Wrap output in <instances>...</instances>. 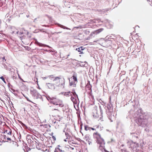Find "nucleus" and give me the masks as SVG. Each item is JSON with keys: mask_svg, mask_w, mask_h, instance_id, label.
<instances>
[{"mask_svg": "<svg viewBox=\"0 0 152 152\" xmlns=\"http://www.w3.org/2000/svg\"><path fill=\"white\" fill-rule=\"evenodd\" d=\"M56 105H59V107H62L64 106V104L61 101L59 100Z\"/></svg>", "mask_w": 152, "mask_h": 152, "instance_id": "6e6552de", "label": "nucleus"}, {"mask_svg": "<svg viewBox=\"0 0 152 152\" xmlns=\"http://www.w3.org/2000/svg\"><path fill=\"white\" fill-rule=\"evenodd\" d=\"M77 82V76L74 75L69 80V85L71 86L75 87Z\"/></svg>", "mask_w": 152, "mask_h": 152, "instance_id": "7ed1b4c3", "label": "nucleus"}, {"mask_svg": "<svg viewBox=\"0 0 152 152\" xmlns=\"http://www.w3.org/2000/svg\"><path fill=\"white\" fill-rule=\"evenodd\" d=\"M53 80L56 86L63 88H64L65 80L64 78L61 76L55 77Z\"/></svg>", "mask_w": 152, "mask_h": 152, "instance_id": "f257e3e1", "label": "nucleus"}, {"mask_svg": "<svg viewBox=\"0 0 152 152\" xmlns=\"http://www.w3.org/2000/svg\"><path fill=\"white\" fill-rule=\"evenodd\" d=\"M72 92H72L69 91L68 92H65L64 94V95L66 96H72L73 95Z\"/></svg>", "mask_w": 152, "mask_h": 152, "instance_id": "9d476101", "label": "nucleus"}, {"mask_svg": "<svg viewBox=\"0 0 152 152\" xmlns=\"http://www.w3.org/2000/svg\"><path fill=\"white\" fill-rule=\"evenodd\" d=\"M96 114L95 115H94V114H93V115L94 117H96L97 116H98V114L97 113V111H96Z\"/></svg>", "mask_w": 152, "mask_h": 152, "instance_id": "2eb2a0df", "label": "nucleus"}, {"mask_svg": "<svg viewBox=\"0 0 152 152\" xmlns=\"http://www.w3.org/2000/svg\"><path fill=\"white\" fill-rule=\"evenodd\" d=\"M55 152H56V151H55Z\"/></svg>", "mask_w": 152, "mask_h": 152, "instance_id": "7c9ffc66", "label": "nucleus"}, {"mask_svg": "<svg viewBox=\"0 0 152 152\" xmlns=\"http://www.w3.org/2000/svg\"><path fill=\"white\" fill-rule=\"evenodd\" d=\"M58 100L59 99L55 98L52 99L51 101V103L54 105H56Z\"/></svg>", "mask_w": 152, "mask_h": 152, "instance_id": "0eeeda50", "label": "nucleus"}, {"mask_svg": "<svg viewBox=\"0 0 152 152\" xmlns=\"http://www.w3.org/2000/svg\"><path fill=\"white\" fill-rule=\"evenodd\" d=\"M93 137L96 139L97 143L101 145H104L105 144L104 140L101 138V135L98 132H94L93 134Z\"/></svg>", "mask_w": 152, "mask_h": 152, "instance_id": "f03ea898", "label": "nucleus"}, {"mask_svg": "<svg viewBox=\"0 0 152 152\" xmlns=\"http://www.w3.org/2000/svg\"><path fill=\"white\" fill-rule=\"evenodd\" d=\"M84 128H85V129H86V126H84Z\"/></svg>", "mask_w": 152, "mask_h": 152, "instance_id": "5701e85b", "label": "nucleus"}, {"mask_svg": "<svg viewBox=\"0 0 152 152\" xmlns=\"http://www.w3.org/2000/svg\"><path fill=\"white\" fill-rule=\"evenodd\" d=\"M86 87H87L86 88H88V90H90V91H91V85H87V86H86Z\"/></svg>", "mask_w": 152, "mask_h": 152, "instance_id": "ddd939ff", "label": "nucleus"}, {"mask_svg": "<svg viewBox=\"0 0 152 152\" xmlns=\"http://www.w3.org/2000/svg\"><path fill=\"white\" fill-rule=\"evenodd\" d=\"M11 132H9V133H8V134H11Z\"/></svg>", "mask_w": 152, "mask_h": 152, "instance_id": "4be33fe9", "label": "nucleus"}, {"mask_svg": "<svg viewBox=\"0 0 152 152\" xmlns=\"http://www.w3.org/2000/svg\"><path fill=\"white\" fill-rule=\"evenodd\" d=\"M61 32H58V33H61Z\"/></svg>", "mask_w": 152, "mask_h": 152, "instance_id": "a878e982", "label": "nucleus"}, {"mask_svg": "<svg viewBox=\"0 0 152 152\" xmlns=\"http://www.w3.org/2000/svg\"><path fill=\"white\" fill-rule=\"evenodd\" d=\"M57 110V111H58V110L57 109H54L53 110Z\"/></svg>", "mask_w": 152, "mask_h": 152, "instance_id": "aec40b11", "label": "nucleus"}, {"mask_svg": "<svg viewBox=\"0 0 152 152\" xmlns=\"http://www.w3.org/2000/svg\"><path fill=\"white\" fill-rule=\"evenodd\" d=\"M99 126H94V127H96V128L97 129V128H98L99 127Z\"/></svg>", "mask_w": 152, "mask_h": 152, "instance_id": "a211bd4d", "label": "nucleus"}, {"mask_svg": "<svg viewBox=\"0 0 152 152\" xmlns=\"http://www.w3.org/2000/svg\"><path fill=\"white\" fill-rule=\"evenodd\" d=\"M55 77H54V75H50L49 76V78L50 79H52V78H53L54 79Z\"/></svg>", "mask_w": 152, "mask_h": 152, "instance_id": "4468645a", "label": "nucleus"}, {"mask_svg": "<svg viewBox=\"0 0 152 152\" xmlns=\"http://www.w3.org/2000/svg\"><path fill=\"white\" fill-rule=\"evenodd\" d=\"M39 89H40V88H39Z\"/></svg>", "mask_w": 152, "mask_h": 152, "instance_id": "c85d7f7f", "label": "nucleus"}, {"mask_svg": "<svg viewBox=\"0 0 152 152\" xmlns=\"http://www.w3.org/2000/svg\"><path fill=\"white\" fill-rule=\"evenodd\" d=\"M91 129H92V130H96L94 128H91Z\"/></svg>", "mask_w": 152, "mask_h": 152, "instance_id": "6ab92c4d", "label": "nucleus"}, {"mask_svg": "<svg viewBox=\"0 0 152 152\" xmlns=\"http://www.w3.org/2000/svg\"><path fill=\"white\" fill-rule=\"evenodd\" d=\"M65 135L66 138V139L65 140H64L65 142L68 141L69 143L70 144V143L71 142L70 140L72 138L69 135L68 133H66Z\"/></svg>", "mask_w": 152, "mask_h": 152, "instance_id": "39448f33", "label": "nucleus"}, {"mask_svg": "<svg viewBox=\"0 0 152 152\" xmlns=\"http://www.w3.org/2000/svg\"><path fill=\"white\" fill-rule=\"evenodd\" d=\"M53 138H54V137L53 136Z\"/></svg>", "mask_w": 152, "mask_h": 152, "instance_id": "cd10ccee", "label": "nucleus"}, {"mask_svg": "<svg viewBox=\"0 0 152 152\" xmlns=\"http://www.w3.org/2000/svg\"><path fill=\"white\" fill-rule=\"evenodd\" d=\"M2 60H3V62H5L6 61V59L5 58V57H2Z\"/></svg>", "mask_w": 152, "mask_h": 152, "instance_id": "f3484780", "label": "nucleus"}, {"mask_svg": "<svg viewBox=\"0 0 152 152\" xmlns=\"http://www.w3.org/2000/svg\"><path fill=\"white\" fill-rule=\"evenodd\" d=\"M53 138H54V137L53 136Z\"/></svg>", "mask_w": 152, "mask_h": 152, "instance_id": "bb28decb", "label": "nucleus"}, {"mask_svg": "<svg viewBox=\"0 0 152 152\" xmlns=\"http://www.w3.org/2000/svg\"><path fill=\"white\" fill-rule=\"evenodd\" d=\"M101 147V145H100V146H99V148H100V147Z\"/></svg>", "mask_w": 152, "mask_h": 152, "instance_id": "393cba45", "label": "nucleus"}, {"mask_svg": "<svg viewBox=\"0 0 152 152\" xmlns=\"http://www.w3.org/2000/svg\"><path fill=\"white\" fill-rule=\"evenodd\" d=\"M83 50V47H80L78 48H76L78 52H80L81 53H83V52H81V50Z\"/></svg>", "mask_w": 152, "mask_h": 152, "instance_id": "f8f14e48", "label": "nucleus"}, {"mask_svg": "<svg viewBox=\"0 0 152 152\" xmlns=\"http://www.w3.org/2000/svg\"><path fill=\"white\" fill-rule=\"evenodd\" d=\"M103 30V28H101L96 30L94 31V32L91 33L90 34L91 36H93V34H99L101 31H102Z\"/></svg>", "mask_w": 152, "mask_h": 152, "instance_id": "423d86ee", "label": "nucleus"}, {"mask_svg": "<svg viewBox=\"0 0 152 152\" xmlns=\"http://www.w3.org/2000/svg\"><path fill=\"white\" fill-rule=\"evenodd\" d=\"M90 137L89 136H88V137H86V141H88V142L89 145H90L91 144H92V140L90 138Z\"/></svg>", "mask_w": 152, "mask_h": 152, "instance_id": "9b49d317", "label": "nucleus"}, {"mask_svg": "<svg viewBox=\"0 0 152 152\" xmlns=\"http://www.w3.org/2000/svg\"><path fill=\"white\" fill-rule=\"evenodd\" d=\"M48 86V88L50 89H53L54 88V85L52 83H48L47 84Z\"/></svg>", "mask_w": 152, "mask_h": 152, "instance_id": "1a4fd4ad", "label": "nucleus"}, {"mask_svg": "<svg viewBox=\"0 0 152 152\" xmlns=\"http://www.w3.org/2000/svg\"><path fill=\"white\" fill-rule=\"evenodd\" d=\"M86 130H87L88 129V127H87V126H86Z\"/></svg>", "mask_w": 152, "mask_h": 152, "instance_id": "412c9836", "label": "nucleus"}, {"mask_svg": "<svg viewBox=\"0 0 152 152\" xmlns=\"http://www.w3.org/2000/svg\"><path fill=\"white\" fill-rule=\"evenodd\" d=\"M39 89H40V88H39Z\"/></svg>", "mask_w": 152, "mask_h": 152, "instance_id": "c756f323", "label": "nucleus"}, {"mask_svg": "<svg viewBox=\"0 0 152 152\" xmlns=\"http://www.w3.org/2000/svg\"><path fill=\"white\" fill-rule=\"evenodd\" d=\"M72 95L71 96V100L72 101L74 104H77V102L78 98L77 94L74 91H73Z\"/></svg>", "mask_w": 152, "mask_h": 152, "instance_id": "20e7f679", "label": "nucleus"}, {"mask_svg": "<svg viewBox=\"0 0 152 152\" xmlns=\"http://www.w3.org/2000/svg\"><path fill=\"white\" fill-rule=\"evenodd\" d=\"M0 78L3 80L4 82L5 83V79L2 76L1 77H0Z\"/></svg>", "mask_w": 152, "mask_h": 152, "instance_id": "dca6fc26", "label": "nucleus"}, {"mask_svg": "<svg viewBox=\"0 0 152 152\" xmlns=\"http://www.w3.org/2000/svg\"><path fill=\"white\" fill-rule=\"evenodd\" d=\"M28 100V101H29V102H31V101H30V100Z\"/></svg>", "mask_w": 152, "mask_h": 152, "instance_id": "b1692460", "label": "nucleus"}]
</instances>
